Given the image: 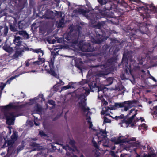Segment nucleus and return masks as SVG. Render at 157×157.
Returning <instances> with one entry per match:
<instances>
[{"label": "nucleus", "mask_w": 157, "mask_h": 157, "mask_svg": "<svg viewBox=\"0 0 157 157\" xmlns=\"http://www.w3.org/2000/svg\"><path fill=\"white\" fill-rule=\"evenodd\" d=\"M109 39L110 40V46H111L110 49H112L113 50V57L108 59L107 61L102 65H91L90 67V68L99 67H101V69H103L101 67L102 66L104 69H112L109 67L112 66L113 64L116 62L117 59L116 54L121 48V44L119 41L116 39L112 38H110Z\"/></svg>", "instance_id": "obj_1"}, {"label": "nucleus", "mask_w": 157, "mask_h": 157, "mask_svg": "<svg viewBox=\"0 0 157 157\" xmlns=\"http://www.w3.org/2000/svg\"><path fill=\"white\" fill-rule=\"evenodd\" d=\"M90 90L88 88L83 87L82 94L81 95L79 99L81 100L79 103V107L84 112V114L86 116V119L87 120L88 124L90 128H92L93 125L91 121L90 115L92 114L91 110H89V108L86 106V96L90 93Z\"/></svg>", "instance_id": "obj_2"}, {"label": "nucleus", "mask_w": 157, "mask_h": 157, "mask_svg": "<svg viewBox=\"0 0 157 157\" xmlns=\"http://www.w3.org/2000/svg\"><path fill=\"white\" fill-rule=\"evenodd\" d=\"M152 53V51H147L145 52L143 51L141 56H139L137 58L138 62L136 69H140V65H143V63L145 61L148 66L147 69L157 66V56L152 57L151 55Z\"/></svg>", "instance_id": "obj_3"}, {"label": "nucleus", "mask_w": 157, "mask_h": 157, "mask_svg": "<svg viewBox=\"0 0 157 157\" xmlns=\"http://www.w3.org/2000/svg\"><path fill=\"white\" fill-rule=\"evenodd\" d=\"M19 106L18 102L10 103L6 106H2V111L4 113L5 118L6 119V122L8 124L12 125L13 124L15 116L12 111L18 109Z\"/></svg>", "instance_id": "obj_4"}, {"label": "nucleus", "mask_w": 157, "mask_h": 157, "mask_svg": "<svg viewBox=\"0 0 157 157\" xmlns=\"http://www.w3.org/2000/svg\"><path fill=\"white\" fill-rule=\"evenodd\" d=\"M95 132L96 134L92 140V142L95 147L98 149L99 147L97 142L99 144L102 143V145L104 147H109V140L108 138L107 135V132L100 129L95 130Z\"/></svg>", "instance_id": "obj_5"}, {"label": "nucleus", "mask_w": 157, "mask_h": 157, "mask_svg": "<svg viewBox=\"0 0 157 157\" xmlns=\"http://www.w3.org/2000/svg\"><path fill=\"white\" fill-rule=\"evenodd\" d=\"M98 2L100 4L101 6L102 7V8L99 7V12L101 11V10L103 11H109V10H115V9L116 8L117 6L116 5L114 4L112 2V1L116 2L117 5L120 6H123L124 7H126L128 4L125 2L124 0H111L109 2H106L105 0H98Z\"/></svg>", "instance_id": "obj_6"}, {"label": "nucleus", "mask_w": 157, "mask_h": 157, "mask_svg": "<svg viewBox=\"0 0 157 157\" xmlns=\"http://www.w3.org/2000/svg\"><path fill=\"white\" fill-rule=\"evenodd\" d=\"M104 23L103 22H98L94 26L96 28L94 29V38H92V41L95 44H101L103 41L106 40L108 37H105L103 35V33L101 28L103 26Z\"/></svg>", "instance_id": "obj_7"}, {"label": "nucleus", "mask_w": 157, "mask_h": 157, "mask_svg": "<svg viewBox=\"0 0 157 157\" xmlns=\"http://www.w3.org/2000/svg\"><path fill=\"white\" fill-rule=\"evenodd\" d=\"M148 31V28L147 26H141L140 25L139 29H133L131 30L130 32H129L130 38L131 40H133L141 36L140 34H147Z\"/></svg>", "instance_id": "obj_8"}, {"label": "nucleus", "mask_w": 157, "mask_h": 157, "mask_svg": "<svg viewBox=\"0 0 157 157\" xmlns=\"http://www.w3.org/2000/svg\"><path fill=\"white\" fill-rule=\"evenodd\" d=\"M148 6L150 8L149 9L148 7L146 6H142L141 7H138L136 8L141 13V15L143 17L144 20L146 19V20L148 18L150 17V14H151V10H155L156 11L157 8H156L155 6L152 4L148 5Z\"/></svg>", "instance_id": "obj_9"}, {"label": "nucleus", "mask_w": 157, "mask_h": 157, "mask_svg": "<svg viewBox=\"0 0 157 157\" xmlns=\"http://www.w3.org/2000/svg\"><path fill=\"white\" fill-rule=\"evenodd\" d=\"M44 101L43 95L42 94H39L38 96L34 98L33 99H30L26 103V106L31 105L33 104H35V111L37 113H40L42 111V108L40 105H39V103L40 101Z\"/></svg>", "instance_id": "obj_10"}, {"label": "nucleus", "mask_w": 157, "mask_h": 157, "mask_svg": "<svg viewBox=\"0 0 157 157\" xmlns=\"http://www.w3.org/2000/svg\"><path fill=\"white\" fill-rule=\"evenodd\" d=\"M137 101H128L120 103H115V106L113 109H115L116 108L121 107H124L123 110L127 111L130 108L132 107H136Z\"/></svg>", "instance_id": "obj_11"}, {"label": "nucleus", "mask_w": 157, "mask_h": 157, "mask_svg": "<svg viewBox=\"0 0 157 157\" xmlns=\"http://www.w3.org/2000/svg\"><path fill=\"white\" fill-rule=\"evenodd\" d=\"M137 110L135 108L131 109L129 112L128 115H131L132 114V117L128 121H126L124 120V121L120 122L119 124L121 125V126L124 127H127L129 124L131 125V124L133 123V121H132L133 120L135 119L136 115L137 114Z\"/></svg>", "instance_id": "obj_12"}, {"label": "nucleus", "mask_w": 157, "mask_h": 157, "mask_svg": "<svg viewBox=\"0 0 157 157\" xmlns=\"http://www.w3.org/2000/svg\"><path fill=\"white\" fill-rule=\"evenodd\" d=\"M136 138H132L131 140L129 138H127L123 136H120L119 137H113L111 139V141L115 144H118L124 142H129L130 140L134 141L135 140Z\"/></svg>", "instance_id": "obj_13"}, {"label": "nucleus", "mask_w": 157, "mask_h": 157, "mask_svg": "<svg viewBox=\"0 0 157 157\" xmlns=\"http://www.w3.org/2000/svg\"><path fill=\"white\" fill-rule=\"evenodd\" d=\"M144 119L140 117V118H138L136 119L135 118L134 120L133 123H132L131 126L132 127L134 126H138V128L140 130L141 129H147V126L145 124H141V122L144 121Z\"/></svg>", "instance_id": "obj_14"}, {"label": "nucleus", "mask_w": 157, "mask_h": 157, "mask_svg": "<svg viewBox=\"0 0 157 157\" xmlns=\"http://www.w3.org/2000/svg\"><path fill=\"white\" fill-rule=\"evenodd\" d=\"M110 109H106V107L103 108L102 111L101 112V114L105 115L106 116H104V122L105 123H110L111 122V120L109 118L110 117L113 118H114V117L112 115H110L109 112L111 113L110 111Z\"/></svg>", "instance_id": "obj_15"}, {"label": "nucleus", "mask_w": 157, "mask_h": 157, "mask_svg": "<svg viewBox=\"0 0 157 157\" xmlns=\"http://www.w3.org/2000/svg\"><path fill=\"white\" fill-rule=\"evenodd\" d=\"M88 85L90 90H92V91H94V90H93V89L97 88L95 81H92L91 83L89 84ZM97 88L98 89V98H99L103 97L104 94V91L103 90L104 89H102L99 87H97Z\"/></svg>", "instance_id": "obj_16"}, {"label": "nucleus", "mask_w": 157, "mask_h": 157, "mask_svg": "<svg viewBox=\"0 0 157 157\" xmlns=\"http://www.w3.org/2000/svg\"><path fill=\"white\" fill-rule=\"evenodd\" d=\"M65 38L68 41H71L70 42L75 44H77L78 43V37L77 34H75V36L73 35L71 36L70 33H68L65 36Z\"/></svg>", "instance_id": "obj_17"}, {"label": "nucleus", "mask_w": 157, "mask_h": 157, "mask_svg": "<svg viewBox=\"0 0 157 157\" xmlns=\"http://www.w3.org/2000/svg\"><path fill=\"white\" fill-rule=\"evenodd\" d=\"M55 14L54 12L48 9L46 10L45 14L43 15L41 18L42 19H53L55 17Z\"/></svg>", "instance_id": "obj_18"}, {"label": "nucleus", "mask_w": 157, "mask_h": 157, "mask_svg": "<svg viewBox=\"0 0 157 157\" xmlns=\"http://www.w3.org/2000/svg\"><path fill=\"white\" fill-rule=\"evenodd\" d=\"M100 13L102 16V17L113 18L115 17L114 13L112 11H105L101 10Z\"/></svg>", "instance_id": "obj_19"}, {"label": "nucleus", "mask_w": 157, "mask_h": 157, "mask_svg": "<svg viewBox=\"0 0 157 157\" xmlns=\"http://www.w3.org/2000/svg\"><path fill=\"white\" fill-rule=\"evenodd\" d=\"M43 73H47L50 74L55 77L59 78V74L57 69H42L41 70Z\"/></svg>", "instance_id": "obj_20"}, {"label": "nucleus", "mask_w": 157, "mask_h": 157, "mask_svg": "<svg viewBox=\"0 0 157 157\" xmlns=\"http://www.w3.org/2000/svg\"><path fill=\"white\" fill-rule=\"evenodd\" d=\"M18 28L20 29V21H19L17 23V21L16 18H15L13 24L10 25V29L13 32L17 31Z\"/></svg>", "instance_id": "obj_21"}, {"label": "nucleus", "mask_w": 157, "mask_h": 157, "mask_svg": "<svg viewBox=\"0 0 157 157\" xmlns=\"http://www.w3.org/2000/svg\"><path fill=\"white\" fill-rule=\"evenodd\" d=\"M128 59L127 57V56L124 54H123L121 62V64H122L123 67H124V66H125L124 69H129L128 67ZM129 69H131L130 67Z\"/></svg>", "instance_id": "obj_22"}, {"label": "nucleus", "mask_w": 157, "mask_h": 157, "mask_svg": "<svg viewBox=\"0 0 157 157\" xmlns=\"http://www.w3.org/2000/svg\"><path fill=\"white\" fill-rule=\"evenodd\" d=\"M75 66L78 69H85L84 68H82L83 63L81 59H77L75 60Z\"/></svg>", "instance_id": "obj_23"}, {"label": "nucleus", "mask_w": 157, "mask_h": 157, "mask_svg": "<svg viewBox=\"0 0 157 157\" xmlns=\"http://www.w3.org/2000/svg\"><path fill=\"white\" fill-rule=\"evenodd\" d=\"M17 138V132H14L11 136V140L8 142V144L9 146H11L13 144Z\"/></svg>", "instance_id": "obj_24"}, {"label": "nucleus", "mask_w": 157, "mask_h": 157, "mask_svg": "<svg viewBox=\"0 0 157 157\" xmlns=\"http://www.w3.org/2000/svg\"><path fill=\"white\" fill-rule=\"evenodd\" d=\"M85 46H82V50L84 52H92L95 51V49L94 47H92L91 45L89 46L88 47L86 48H85Z\"/></svg>", "instance_id": "obj_25"}, {"label": "nucleus", "mask_w": 157, "mask_h": 157, "mask_svg": "<svg viewBox=\"0 0 157 157\" xmlns=\"http://www.w3.org/2000/svg\"><path fill=\"white\" fill-rule=\"evenodd\" d=\"M25 19L23 21L20 20V29H25L28 26V22Z\"/></svg>", "instance_id": "obj_26"}, {"label": "nucleus", "mask_w": 157, "mask_h": 157, "mask_svg": "<svg viewBox=\"0 0 157 157\" xmlns=\"http://www.w3.org/2000/svg\"><path fill=\"white\" fill-rule=\"evenodd\" d=\"M15 53L13 55L12 58L13 59H18L19 56H20V48L19 47L17 48H15Z\"/></svg>", "instance_id": "obj_27"}, {"label": "nucleus", "mask_w": 157, "mask_h": 157, "mask_svg": "<svg viewBox=\"0 0 157 157\" xmlns=\"http://www.w3.org/2000/svg\"><path fill=\"white\" fill-rule=\"evenodd\" d=\"M73 12L77 14L78 13L85 14L86 13L87 11L82 9L78 8L74 10Z\"/></svg>", "instance_id": "obj_28"}, {"label": "nucleus", "mask_w": 157, "mask_h": 157, "mask_svg": "<svg viewBox=\"0 0 157 157\" xmlns=\"http://www.w3.org/2000/svg\"><path fill=\"white\" fill-rule=\"evenodd\" d=\"M13 42L16 45L15 48H17L18 47V46L20 47V36L17 37L16 36H15Z\"/></svg>", "instance_id": "obj_29"}, {"label": "nucleus", "mask_w": 157, "mask_h": 157, "mask_svg": "<svg viewBox=\"0 0 157 157\" xmlns=\"http://www.w3.org/2000/svg\"><path fill=\"white\" fill-rule=\"evenodd\" d=\"M114 90L119 91V94H122L124 93L125 91V88L121 85H120L118 87H116Z\"/></svg>", "instance_id": "obj_30"}, {"label": "nucleus", "mask_w": 157, "mask_h": 157, "mask_svg": "<svg viewBox=\"0 0 157 157\" xmlns=\"http://www.w3.org/2000/svg\"><path fill=\"white\" fill-rule=\"evenodd\" d=\"M20 36H22V38L26 39L29 38V35L25 31H20Z\"/></svg>", "instance_id": "obj_31"}, {"label": "nucleus", "mask_w": 157, "mask_h": 157, "mask_svg": "<svg viewBox=\"0 0 157 157\" xmlns=\"http://www.w3.org/2000/svg\"><path fill=\"white\" fill-rule=\"evenodd\" d=\"M114 118L113 119H114L118 121H124V115H123L121 114L120 116H113Z\"/></svg>", "instance_id": "obj_32"}, {"label": "nucleus", "mask_w": 157, "mask_h": 157, "mask_svg": "<svg viewBox=\"0 0 157 157\" xmlns=\"http://www.w3.org/2000/svg\"><path fill=\"white\" fill-rule=\"evenodd\" d=\"M74 84L70 83L67 85L63 86L62 88V90H63L69 88H74Z\"/></svg>", "instance_id": "obj_33"}, {"label": "nucleus", "mask_w": 157, "mask_h": 157, "mask_svg": "<svg viewBox=\"0 0 157 157\" xmlns=\"http://www.w3.org/2000/svg\"><path fill=\"white\" fill-rule=\"evenodd\" d=\"M20 12L24 7L26 6L27 0H20Z\"/></svg>", "instance_id": "obj_34"}, {"label": "nucleus", "mask_w": 157, "mask_h": 157, "mask_svg": "<svg viewBox=\"0 0 157 157\" xmlns=\"http://www.w3.org/2000/svg\"><path fill=\"white\" fill-rule=\"evenodd\" d=\"M3 49L6 51L8 52H10L12 50V48L10 46L5 45L3 47Z\"/></svg>", "instance_id": "obj_35"}, {"label": "nucleus", "mask_w": 157, "mask_h": 157, "mask_svg": "<svg viewBox=\"0 0 157 157\" xmlns=\"http://www.w3.org/2000/svg\"><path fill=\"white\" fill-rule=\"evenodd\" d=\"M11 2L17 7L20 6V0H10V3Z\"/></svg>", "instance_id": "obj_36"}, {"label": "nucleus", "mask_w": 157, "mask_h": 157, "mask_svg": "<svg viewBox=\"0 0 157 157\" xmlns=\"http://www.w3.org/2000/svg\"><path fill=\"white\" fill-rule=\"evenodd\" d=\"M82 29V28L81 26L78 25L76 27V32L74 34V36H75V34H77V36L79 37V35L80 34V29Z\"/></svg>", "instance_id": "obj_37"}, {"label": "nucleus", "mask_w": 157, "mask_h": 157, "mask_svg": "<svg viewBox=\"0 0 157 157\" xmlns=\"http://www.w3.org/2000/svg\"><path fill=\"white\" fill-rule=\"evenodd\" d=\"M137 157H140L139 155H138ZM143 157H157L155 154L153 152H150L148 155H144Z\"/></svg>", "instance_id": "obj_38"}, {"label": "nucleus", "mask_w": 157, "mask_h": 157, "mask_svg": "<svg viewBox=\"0 0 157 157\" xmlns=\"http://www.w3.org/2000/svg\"><path fill=\"white\" fill-rule=\"evenodd\" d=\"M109 46L107 44L104 45L102 47L103 50L104 51L103 54H105L107 50L109 48Z\"/></svg>", "instance_id": "obj_39"}, {"label": "nucleus", "mask_w": 157, "mask_h": 157, "mask_svg": "<svg viewBox=\"0 0 157 157\" xmlns=\"http://www.w3.org/2000/svg\"><path fill=\"white\" fill-rule=\"evenodd\" d=\"M113 78H108L106 80L107 82L108 83L106 84V85L108 86L111 84L113 82Z\"/></svg>", "instance_id": "obj_40"}, {"label": "nucleus", "mask_w": 157, "mask_h": 157, "mask_svg": "<svg viewBox=\"0 0 157 157\" xmlns=\"http://www.w3.org/2000/svg\"><path fill=\"white\" fill-rule=\"evenodd\" d=\"M18 75H16L12 77H11L7 81H6V83L7 84H10V82L14 79L16 78L17 77H18Z\"/></svg>", "instance_id": "obj_41"}, {"label": "nucleus", "mask_w": 157, "mask_h": 157, "mask_svg": "<svg viewBox=\"0 0 157 157\" xmlns=\"http://www.w3.org/2000/svg\"><path fill=\"white\" fill-rule=\"evenodd\" d=\"M40 55H39L38 58V60L40 64L43 63L45 61V59L43 58H41L40 57Z\"/></svg>", "instance_id": "obj_42"}, {"label": "nucleus", "mask_w": 157, "mask_h": 157, "mask_svg": "<svg viewBox=\"0 0 157 157\" xmlns=\"http://www.w3.org/2000/svg\"><path fill=\"white\" fill-rule=\"evenodd\" d=\"M8 31V28L6 26L5 27L4 30V34L5 36H6Z\"/></svg>", "instance_id": "obj_43"}, {"label": "nucleus", "mask_w": 157, "mask_h": 157, "mask_svg": "<svg viewBox=\"0 0 157 157\" xmlns=\"http://www.w3.org/2000/svg\"><path fill=\"white\" fill-rule=\"evenodd\" d=\"M54 62L52 60L49 62V66L50 69H54Z\"/></svg>", "instance_id": "obj_44"}, {"label": "nucleus", "mask_w": 157, "mask_h": 157, "mask_svg": "<svg viewBox=\"0 0 157 157\" xmlns=\"http://www.w3.org/2000/svg\"><path fill=\"white\" fill-rule=\"evenodd\" d=\"M32 59H28L25 62V66L26 67H28L29 66H31V65L30 63V61Z\"/></svg>", "instance_id": "obj_45"}, {"label": "nucleus", "mask_w": 157, "mask_h": 157, "mask_svg": "<svg viewBox=\"0 0 157 157\" xmlns=\"http://www.w3.org/2000/svg\"><path fill=\"white\" fill-rule=\"evenodd\" d=\"M111 155L114 156V157H119L115 155L114 152L113 151H111L110 152ZM125 155L124 154H121V157H125Z\"/></svg>", "instance_id": "obj_46"}, {"label": "nucleus", "mask_w": 157, "mask_h": 157, "mask_svg": "<svg viewBox=\"0 0 157 157\" xmlns=\"http://www.w3.org/2000/svg\"><path fill=\"white\" fill-rule=\"evenodd\" d=\"M33 51L34 52L38 53L39 52H43V51L41 50V49H33Z\"/></svg>", "instance_id": "obj_47"}, {"label": "nucleus", "mask_w": 157, "mask_h": 157, "mask_svg": "<svg viewBox=\"0 0 157 157\" xmlns=\"http://www.w3.org/2000/svg\"><path fill=\"white\" fill-rule=\"evenodd\" d=\"M59 144L61 145L62 146L63 148L65 149L66 150H69L70 151L71 150V148L70 147H69L68 145H66V146H63L62 145H61V144Z\"/></svg>", "instance_id": "obj_48"}, {"label": "nucleus", "mask_w": 157, "mask_h": 157, "mask_svg": "<svg viewBox=\"0 0 157 157\" xmlns=\"http://www.w3.org/2000/svg\"><path fill=\"white\" fill-rule=\"evenodd\" d=\"M33 63H34V67L36 65H39L40 64V63L38 60L37 61L33 62Z\"/></svg>", "instance_id": "obj_49"}, {"label": "nucleus", "mask_w": 157, "mask_h": 157, "mask_svg": "<svg viewBox=\"0 0 157 157\" xmlns=\"http://www.w3.org/2000/svg\"><path fill=\"white\" fill-rule=\"evenodd\" d=\"M88 80L82 79V81L80 82V84L83 85L84 84V83H87L88 82Z\"/></svg>", "instance_id": "obj_50"}, {"label": "nucleus", "mask_w": 157, "mask_h": 157, "mask_svg": "<svg viewBox=\"0 0 157 157\" xmlns=\"http://www.w3.org/2000/svg\"><path fill=\"white\" fill-rule=\"evenodd\" d=\"M6 84L4 83H1L0 85V88L2 90L5 87Z\"/></svg>", "instance_id": "obj_51"}, {"label": "nucleus", "mask_w": 157, "mask_h": 157, "mask_svg": "<svg viewBox=\"0 0 157 157\" xmlns=\"http://www.w3.org/2000/svg\"><path fill=\"white\" fill-rule=\"evenodd\" d=\"M48 103L50 105H52L53 106L55 105V103L54 101L52 100H49Z\"/></svg>", "instance_id": "obj_52"}, {"label": "nucleus", "mask_w": 157, "mask_h": 157, "mask_svg": "<svg viewBox=\"0 0 157 157\" xmlns=\"http://www.w3.org/2000/svg\"><path fill=\"white\" fill-rule=\"evenodd\" d=\"M63 22L62 21H60L58 24V26L59 28H60L63 27Z\"/></svg>", "instance_id": "obj_53"}, {"label": "nucleus", "mask_w": 157, "mask_h": 157, "mask_svg": "<svg viewBox=\"0 0 157 157\" xmlns=\"http://www.w3.org/2000/svg\"><path fill=\"white\" fill-rule=\"evenodd\" d=\"M29 72H32L33 73H36L37 72V71L36 70H31V71H26L25 73H29Z\"/></svg>", "instance_id": "obj_54"}, {"label": "nucleus", "mask_w": 157, "mask_h": 157, "mask_svg": "<svg viewBox=\"0 0 157 157\" xmlns=\"http://www.w3.org/2000/svg\"><path fill=\"white\" fill-rule=\"evenodd\" d=\"M154 113L155 114L157 115V106H155L154 107Z\"/></svg>", "instance_id": "obj_55"}, {"label": "nucleus", "mask_w": 157, "mask_h": 157, "mask_svg": "<svg viewBox=\"0 0 157 157\" xmlns=\"http://www.w3.org/2000/svg\"><path fill=\"white\" fill-rule=\"evenodd\" d=\"M39 134L41 136H46V135L42 131H40L39 132Z\"/></svg>", "instance_id": "obj_56"}, {"label": "nucleus", "mask_w": 157, "mask_h": 157, "mask_svg": "<svg viewBox=\"0 0 157 157\" xmlns=\"http://www.w3.org/2000/svg\"><path fill=\"white\" fill-rule=\"evenodd\" d=\"M34 2L33 0H29V5L33 6L34 5Z\"/></svg>", "instance_id": "obj_57"}, {"label": "nucleus", "mask_w": 157, "mask_h": 157, "mask_svg": "<svg viewBox=\"0 0 157 157\" xmlns=\"http://www.w3.org/2000/svg\"><path fill=\"white\" fill-rule=\"evenodd\" d=\"M102 103L103 105H107L108 104V102H106L105 100H103L102 101Z\"/></svg>", "instance_id": "obj_58"}, {"label": "nucleus", "mask_w": 157, "mask_h": 157, "mask_svg": "<svg viewBox=\"0 0 157 157\" xmlns=\"http://www.w3.org/2000/svg\"><path fill=\"white\" fill-rule=\"evenodd\" d=\"M100 153L98 152V151H96L95 152V155H96V156L98 157V156L100 155Z\"/></svg>", "instance_id": "obj_59"}, {"label": "nucleus", "mask_w": 157, "mask_h": 157, "mask_svg": "<svg viewBox=\"0 0 157 157\" xmlns=\"http://www.w3.org/2000/svg\"><path fill=\"white\" fill-rule=\"evenodd\" d=\"M74 143V141L73 140H71L70 142V144L71 145H73Z\"/></svg>", "instance_id": "obj_60"}, {"label": "nucleus", "mask_w": 157, "mask_h": 157, "mask_svg": "<svg viewBox=\"0 0 157 157\" xmlns=\"http://www.w3.org/2000/svg\"><path fill=\"white\" fill-rule=\"evenodd\" d=\"M91 72V70H89V72H88V74L87 75V78L88 79L90 77V72Z\"/></svg>", "instance_id": "obj_61"}, {"label": "nucleus", "mask_w": 157, "mask_h": 157, "mask_svg": "<svg viewBox=\"0 0 157 157\" xmlns=\"http://www.w3.org/2000/svg\"><path fill=\"white\" fill-rule=\"evenodd\" d=\"M108 74V73H104V74H103L101 73L99 75V76H100V77L103 76H104V75H107Z\"/></svg>", "instance_id": "obj_62"}, {"label": "nucleus", "mask_w": 157, "mask_h": 157, "mask_svg": "<svg viewBox=\"0 0 157 157\" xmlns=\"http://www.w3.org/2000/svg\"><path fill=\"white\" fill-rule=\"evenodd\" d=\"M150 78L151 79H152L155 82H156V79L153 76H151Z\"/></svg>", "instance_id": "obj_63"}, {"label": "nucleus", "mask_w": 157, "mask_h": 157, "mask_svg": "<svg viewBox=\"0 0 157 157\" xmlns=\"http://www.w3.org/2000/svg\"><path fill=\"white\" fill-rule=\"evenodd\" d=\"M30 65H31V66L32 67H34V63H33V62H32L31 61H30Z\"/></svg>", "instance_id": "obj_64"}]
</instances>
